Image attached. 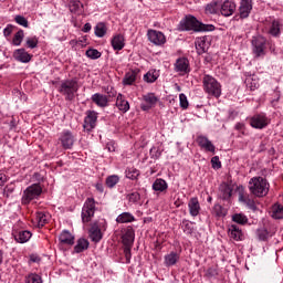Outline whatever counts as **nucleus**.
Segmentation results:
<instances>
[{
    "label": "nucleus",
    "instance_id": "nucleus-60",
    "mask_svg": "<svg viewBox=\"0 0 283 283\" xmlns=\"http://www.w3.org/2000/svg\"><path fill=\"white\" fill-rule=\"evenodd\" d=\"M8 182V176L6 174H0V187H3Z\"/></svg>",
    "mask_w": 283,
    "mask_h": 283
},
{
    "label": "nucleus",
    "instance_id": "nucleus-44",
    "mask_svg": "<svg viewBox=\"0 0 283 283\" xmlns=\"http://www.w3.org/2000/svg\"><path fill=\"white\" fill-rule=\"evenodd\" d=\"M232 220L233 222H237V224H247V222H249V219L247 218V216L242 213H237L232 216Z\"/></svg>",
    "mask_w": 283,
    "mask_h": 283
},
{
    "label": "nucleus",
    "instance_id": "nucleus-34",
    "mask_svg": "<svg viewBox=\"0 0 283 283\" xmlns=\"http://www.w3.org/2000/svg\"><path fill=\"white\" fill-rule=\"evenodd\" d=\"M271 216L274 220H283V206L279 203L272 206Z\"/></svg>",
    "mask_w": 283,
    "mask_h": 283
},
{
    "label": "nucleus",
    "instance_id": "nucleus-45",
    "mask_svg": "<svg viewBox=\"0 0 283 283\" xmlns=\"http://www.w3.org/2000/svg\"><path fill=\"white\" fill-rule=\"evenodd\" d=\"M140 176V170L136 168H130L126 172V178H129V180H137Z\"/></svg>",
    "mask_w": 283,
    "mask_h": 283
},
{
    "label": "nucleus",
    "instance_id": "nucleus-23",
    "mask_svg": "<svg viewBox=\"0 0 283 283\" xmlns=\"http://www.w3.org/2000/svg\"><path fill=\"white\" fill-rule=\"evenodd\" d=\"M116 107L119 109V112H123V114H127V112H129V102L120 93L116 98Z\"/></svg>",
    "mask_w": 283,
    "mask_h": 283
},
{
    "label": "nucleus",
    "instance_id": "nucleus-4",
    "mask_svg": "<svg viewBox=\"0 0 283 283\" xmlns=\"http://www.w3.org/2000/svg\"><path fill=\"white\" fill-rule=\"evenodd\" d=\"M203 91L208 96L220 98L222 96V84L211 75H203L202 78Z\"/></svg>",
    "mask_w": 283,
    "mask_h": 283
},
{
    "label": "nucleus",
    "instance_id": "nucleus-8",
    "mask_svg": "<svg viewBox=\"0 0 283 283\" xmlns=\"http://www.w3.org/2000/svg\"><path fill=\"white\" fill-rule=\"evenodd\" d=\"M96 120H98V113L96 111H87L83 124L84 130L92 132L96 127Z\"/></svg>",
    "mask_w": 283,
    "mask_h": 283
},
{
    "label": "nucleus",
    "instance_id": "nucleus-28",
    "mask_svg": "<svg viewBox=\"0 0 283 283\" xmlns=\"http://www.w3.org/2000/svg\"><path fill=\"white\" fill-rule=\"evenodd\" d=\"M169 189V185L163 178H158L153 182V190L163 193V191H167Z\"/></svg>",
    "mask_w": 283,
    "mask_h": 283
},
{
    "label": "nucleus",
    "instance_id": "nucleus-6",
    "mask_svg": "<svg viewBox=\"0 0 283 283\" xmlns=\"http://www.w3.org/2000/svg\"><path fill=\"white\" fill-rule=\"evenodd\" d=\"M96 213V200L94 198H87L82 208V222H92L94 214Z\"/></svg>",
    "mask_w": 283,
    "mask_h": 283
},
{
    "label": "nucleus",
    "instance_id": "nucleus-51",
    "mask_svg": "<svg viewBox=\"0 0 283 283\" xmlns=\"http://www.w3.org/2000/svg\"><path fill=\"white\" fill-rule=\"evenodd\" d=\"M206 277H208L209 280H211L212 277H218V266H210L206 271Z\"/></svg>",
    "mask_w": 283,
    "mask_h": 283
},
{
    "label": "nucleus",
    "instance_id": "nucleus-49",
    "mask_svg": "<svg viewBox=\"0 0 283 283\" xmlns=\"http://www.w3.org/2000/svg\"><path fill=\"white\" fill-rule=\"evenodd\" d=\"M86 56H87L88 59L96 60V59H101L102 54H101V52H99L98 50H96V49H88V50L86 51Z\"/></svg>",
    "mask_w": 283,
    "mask_h": 283
},
{
    "label": "nucleus",
    "instance_id": "nucleus-59",
    "mask_svg": "<svg viewBox=\"0 0 283 283\" xmlns=\"http://www.w3.org/2000/svg\"><path fill=\"white\" fill-rule=\"evenodd\" d=\"M13 191H14V187L7 186L4 188V196H7V198H8V197H10V193H13Z\"/></svg>",
    "mask_w": 283,
    "mask_h": 283
},
{
    "label": "nucleus",
    "instance_id": "nucleus-17",
    "mask_svg": "<svg viewBox=\"0 0 283 283\" xmlns=\"http://www.w3.org/2000/svg\"><path fill=\"white\" fill-rule=\"evenodd\" d=\"M175 72L179 74H189V60L187 57H179L175 63Z\"/></svg>",
    "mask_w": 283,
    "mask_h": 283
},
{
    "label": "nucleus",
    "instance_id": "nucleus-48",
    "mask_svg": "<svg viewBox=\"0 0 283 283\" xmlns=\"http://www.w3.org/2000/svg\"><path fill=\"white\" fill-rule=\"evenodd\" d=\"M256 238L261 240V242H264L269 239V231L264 228L256 230Z\"/></svg>",
    "mask_w": 283,
    "mask_h": 283
},
{
    "label": "nucleus",
    "instance_id": "nucleus-24",
    "mask_svg": "<svg viewBox=\"0 0 283 283\" xmlns=\"http://www.w3.org/2000/svg\"><path fill=\"white\" fill-rule=\"evenodd\" d=\"M13 235L15 242H19L20 244H25V242H29L30 238H32V232L28 230H21L19 232H15Z\"/></svg>",
    "mask_w": 283,
    "mask_h": 283
},
{
    "label": "nucleus",
    "instance_id": "nucleus-31",
    "mask_svg": "<svg viewBox=\"0 0 283 283\" xmlns=\"http://www.w3.org/2000/svg\"><path fill=\"white\" fill-rule=\"evenodd\" d=\"M229 235L232 240L239 242V240H242V230L237 224H232L229 228Z\"/></svg>",
    "mask_w": 283,
    "mask_h": 283
},
{
    "label": "nucleus",
    "instance_id": "nucleus-36",
    "mask_svg": "<svg viewBox=\"0 0 283 283\" xmlns=\"http://www.w3.org/2000/svg\"><path fill=\"white\" fill-rule=\"evenodd\" d=\"M90 249V241L86 239H80L74 247V252L75 253H83V251H87Z\"/></svg>",
    "mask_w": 283,
    "mask_h": 283
},
{
    "label": "nucleus",
    "instance_id": "nucleus-3",
    "mask_svg": "<svg viewBox=\"0 0 283 283\" xmlns=\"http://www.w3.org/2000/svg\"><path fill=\"white\" fill-rule=\"evenodd\" d=\"M78 80L76 77L64 80L60 83L59 92L64 96L65 101H74L78 92Z\"/></svg>",
    "mask_w": 283,
    "mask_h": 283
},
{
    "label": "nucleus",
    "instance_id": "nucleus-33",
    "mask_svg": "<svg viewBox=\"0 0 283 283\" xmlns=\"http://www.w3.org/2000/svg\"><path fill=\"white\" fill-rule=\"evenodd\" d=\"M122 242L125 248H132L134 244V231L127 230L122 237Z\"/></svg>",
    "mask_w": 283,
    "mask_h": 283
},
{
    "label": "nucleus",
    "instance_id": "nucleus-56",
    "mask_svg": "<svg viewBox=\"0 0 283 283\" xmlns=\"http://www.w3.org/2000/svg\"><path fill=\"white\" fill-rule=\"evenodd\" d=\"M244 205H247V207H249L252 211H255V209H258V206H255V201L249 197L247 198Z\"/></svg>",
    "mask_w": 283,
    "mask_h": 283
},
{
    "label": "nucleus",
    "instance_id": "nucleus-2",
    "mask_svg": "<svg viewBox=\"0 0 283 283\" xmlns=\"http://www.w3.org/2000/svg\"><path fill=\"white\" fill-rule=\"evenodd\" d=\"M269 181L263 177H253L249 181L250 192L256 198H264L269 193Z\"/></svg>",
    "mask_w": 283,
    "mask_h": 283
},
{
    "label": "nucleus",
    "instance_id": "nucleus-32",
    "mask_svg": "<svg viewBox=\"0 0 283 283\" xmlns=\"http://www.w3.org/2000/svg\"><path fill=\"white\" fill-rule=\"evenodd\" d=\"M136 218L130 212H123L116 218L118 224H126L128 222H134Z\"/></svg>",
    "mask_w": 283,
    "mask_h": 283
},
{
    "label": "nucleus",
    "instance_id": "nucleus-41",
    "mask_svg": "<svg viewBox=\"0 0 283 283\" xmlns=\"http://www.w3.org/2000/svg\"><path fill=\"white\" fill-rule=\"evenodd\" d=\"M23 39H25V33L23 32V30L20 29V30L14 34V36H13V39H12V44L18 48L19 45H21V43H23Z\"/></svg>",
    "mask_w": 283,
    "mask_h": 283
},
{
    "label": "nucleus",
    "instance_id": "nucleus-16",
    "mask_svg": "<svg viewBox=\"0 0 283 283\" xmlns=\"http://www.w3.org/2000/svg\"><path fill=\"white\" fill-rule=\"evenodd\" d=\"M197 143L199 147H201V149H205V151H210V154H216V146L206 136L199 135L197 137Z\"/></svg>",
    "mask_w": 283,
    "mask_h": 283
},
{
    "label": "nucleus",
    "instance_id": "nucleus-1",
    "mask_svg": "<svg viewBox=\"0 0 283 283\" xmlns=\"http://www.w3.org/2000/svg\"><path fill=\"white\" fill-rule=\"evenodd\" d=\"M179 28L182 31L192 30L193 32H213V30H216L213 24H205L198 21L193 15H186L185 19L180 21Z\"/></svg>",
    "mask_w": 283,
    "mask_h": 283
},
{
    "label": "nucleus",
    "instance_id": "nucleus-12",
    "mask_svg": "<svg viewBox=\"0 0 283 283\" xmlns=\"http://www.w3.org/2000/svg\"><path fill=\"white\" fill-rule=\"evenodd\" d=\"M144 103L140 104V109L143 112H149L151 107H155L156 103H158V97L154 93H147L143 95Z\"/></svg>",
    "mask_w": 283,
    "mask_h": 283
},
{
    "label": "nucleus",
    "instance_id": "nucleus-40",
    "mask_svg": "<svg viewBox=\"0 0 283 283\" xmlns=\"http://www.w3.org/2000/svg\"><path fill=\"white\" fill-rule=\"evenodd\" d=\"M35 220L39 227H45V224H48V220H50V214L45 212H36Z\"/></svg>",
    "mask_w": 283,
    "mask_h": 283
},
{
    "label": "nucleus",
    "instance_id": "nucleus-57",
    "mask_svg": "<svg viewBox=\"0 0 283 283\" xmlns=\"http://www.w3.org/2000/svg\"><path fill=\"white\" fill-rule=\"evenodd\" d=\"M12 30H14V25L8 24V25L3 29V35H4V36H10V34H12Z\"/></svg>",
    "mask_w": 283,
    "mask_h": 283
},
{
    "label": "nucleus",
    "instance_id": "nucleus-10",
    "mask_svg": "<svg viewBox=\"0 0 283 283\" xmlns=\"http://www.w3.org/2000/svg\"><path fill=\"white\" fill-rule=\"evenodd\" d=\"M147 36L150 43H154V45H165V43H167V38L165 36L164 32L150 29L147 32Z\"/></svg>",
    "mask_w": 283,
    "mask_h": 283
},
{
    "label": "nucleus",
    "instance_id": "nucleus-54",
    "mask_svg": "<svg viewBox=\"0 0 283 283\" xmlns=\"http://www.w3.org/2000/svg\"><path fill=\"white\" fill-rule=\"evenodd\" d=\"M212 169H220L222 167V163L220 161V157L214 156L211 158Z\"/></svg>",
    "mask_w": 283,
    "mask_h": 283
},
{
    "label": "nucleus",
    "instance_id": "nucleus-61",
    "mask_svg": "<svg viewBox=\"0 0 283 283\" xmlns=\"http://www.w3.org/2000/svg\"><path fill=\"white\" fill-rule=\"evenodd\" d=\"M106 149H107L108 151H116V146H114L113 143H108V144L106 145Z\"/></svg>",
    "mask_w": 283,
    "mask_h": 283
},
{
    "label": "nucleus",
    "instance_id": "nucleus-35",
    "mask_svg": "<svg viewBox=\"0 0 283 283\" xmlns=\"http://www.w3.org/2000/svg\"><path fill=\"white\" fill-rule=\"evenodd\" d=\"M95 36L98 39H103L107 34V25H105V22H99L94 28Z\"/></svg>",
    "mask_w": 283,
    "mask_h": 283
},
{
    "label": "nucleus",
    "instance_id": "nucleus-39",
    "mask_svg": "<svg viewBox=\"0 0 283 283\" xmlns=\"http://www.w3.org/2000/svg\"><path fill=\"white\" fill-rule=\"evenodd\" d=\"M158 76H160V74H158V71L151 70L144 75V81L146 83H156V81H158Z\"/></svg>",
    "mask_w": 283,
    "mask_h": 283
},
{
    "label": "nucleus",
    "instance_id": "nucleus-27",
    "mask_svg": "<svg viewBox=\"0 0 283 283\" xmlns=\"http://www.w3.org/2000/svg\"><path fill=\"white\" fill-rule=\"evenodd\" d=\"M178 260H180L178 252H170L169 254L165 255L164 264L165 266H175V264L178 263Z\"/></svg>",
    "mask_w": 283,
    "mask_h": 283
},
{
    "label": "nucleus",
    "instance_id": "nucleus-30",
    "mask_svg": "<svg viewBox=\"0 0 283 283\" xmlns=\"http://www.w3.org/2000/svg\"><path fill=\"white\" fill-rule=\"evenodd\" d=\"M112 46L113 50H116L117 52H119V50H123V48H125V36H123L122 34H117L112 39Z\"/></svg>",
    "mask_w": 283,
    "mask_h": 283
},
{
    "label": "nucleus",
    "instance_id": "nucleus-47",
    "mask_svg": "<svg viewBox=\"0 0 283 283\" xmlns=\"http://www.w3.org/2000/svg\"><path fill=\"white\" fill-rule=\"evenodd\" d=\"M25 45H27V48H30V50H34V48H38V45H39V38H36V36L27 38Z\"/></svg>",
    "mask_w": 283,
    "mask_h": 283
},
{
    "label": "nucleus",
    "instance_id": "nucleus-19",
    "mask_svg": "<svg viewBox=\"0 0 283 283\" xmlns=\"http://www.w3.org/2000/svg\"><path fill=\"white\" fill-rule=\"evenodd\" d=\"M219 11L223 17H231L235 12V3L233 1L226 0L221 2Z\"/></svg>",
    "mask_w": 283,
    "mask_h": 283
},
{
    "label": "nucleus",
    "instance_id": "nucleus-52",
    "mask_svg": "<svg viewBox=\"0 0 283 283\" xmlns=\"http://www.w3.org/2000/svg\"><path fill=\"white\" fill-rule=\"evenodd\" d=\"M14 21L18 23V25H22V28L29 27L28 19H25L23 15H15Z\"/></svg>",
    "mask_w": 283,
    "mask_h": 283
},
{
    "label": "nucleus",
    "instance_id": "nucleus-62",
    "mask_svg": "<svg viewBox=\"0 0 283 283\" xmlns=\"http://www.w3.org/2000/svg\"><path fill=\"white\" fill-rule=\"evenodd\" d=\"M234 128L237 129V132H242L244 129V124L242 123H237Z\"/></svg>",
    "mask_w": 283,
    "mask_h": 283
},
{
    "label": "nucleus",
    "instance_id": "nucleus-18",
    "mask_svg": "<svg viewBox=\"0 0 283 283\" xmlns=\"http://www.w3.org/2000/svg\"><path fill=\"white\" fill-rule=\"evenodd\" d=\"M231 196H233V188L231 185L222 182L219 186V197L221 200H231Z\"/></svg>",
    "mask_w": 283,
    "mask_h": 283
},
{
    "label": "nucleus",
    "instance_id": "nucleus-22",
    "mask_svg": "<svg viewBox=\"0 0 283 283\" xmlns=\"http://www.w3.org/2000/svg\"><path fill=\"white\" fill-rule=\"evenodd\" d=\"M189 213L192 218H197L200 214V201L197 197L190 198L188 201Z\"/></svg>",
    "mask_w": 283,
    "mask_h": 283
},
{
    "label": "nucleus",
    "instance_id": "nucleus-58",
    "mask_svg": "<svg viewBox=\"0 0 283 283\" xmlns=\"http://www.w3.org/2000/svg\"><path fill=\"white\" fill-rule=\"evenodd\" d=\"M30 262L39 264V262H41V256L36 255V254H31L30 255Z\"/></svg>",
    "mask_w": 283,
    "mask_h": 283
},
{
    "label": "nucleus",
    "instance_id": "nucleus-21",
    "mask_svg": "<svg viewBox=\"0 0 283 283\" xmlns=\"http://www.w3.org/2000/svg\"><path fill=\"white\" fill-rule=\"evenodd\" d=\"M13 57L20 63H30L32 61V55L25 51V49H17L13 52Z\"/></svg>",
    "mask_w": 283,
    "mask_h": 283
},
{
    "label": "nucleus",
    "instance_id": "nucleus-46",
    "mask_svg": "<svg viewBox=\"0 0 283 283\" xmlns=\"http://www.w3.org/2000/svg\"><path fill=\"white\" fill-rule=\"evenodd\" d=\"M25 283H43L39 274L31 273L25 277Z\"/></svg>",
    "mask_w": 283,
    "mask_h": 283
},
{
    "label": "nucleus",
    "instance_id": "nucleus-9",
    "mask_svg": "<svg viewBox=\"0 0 283 283\" xmlns=\"http://www.w3.org/2000/svg\"><path fill=\"white\" fill-rule=\"evenodd\" d=\"M250 125L254 129H264L269 126V117L264 114H258L250 118Z\"/></svg>",
    "mask_w": 283,
    "mask_h": 283
},
{
    "label": "nucleus",
    "instance_id": "nucleus-20",
    "mask_svg": "<svg viewBox=\"0 0 283 283\" xmlns=\"http://www.w3.org/2000/svg\"><path fill=\"white\" fill-rule=\"evenodd\" d=\"M92 103L97 105V107H107L109 105V98H107V95L95 93L91 97Z\"/></svg>",
    "mask_w": 283,
    "mask_h": 283
},
{
    "label": "nucleus",
    "instance_id": "nucleus-53",
    "mask_svg": "<svg viewBox=\"0 0 283 283\" xmlns=\"http://www.w3.org/2000/svg\"><path fill=\"white\" fill-rule=\"evenodd\" d=\"M140 201V193L133 192L128 195V202H132V205H136Z\"/></svg>",
    "mask_w": 283,
    "mask_h": 283
},
{
    "label": "nucleus",
    "instance_id": "nucleus-29",
    "mask_svg": "<svg viewBox=\"0 0 283 283\" xmlns=\"http://www.w3.org/2000/svg\"><path fill=\"white\" fill-rule=\"evenodd\" d=\"M59 240L61 244H67L69 247H72V244H74V237L67 230L61 232Z\"/></svg>",
    "mask_w": 283,
    "mask_h": 283
},
{
    "label": "nucleus",
    "instance_id": "nucleus-63",
    "mask_svg": "<svg viewBox=\"0 0 283 283\" xmlns=\"http://www.w3.org/2000/svg\"><path fill=\"white\" fill-rule=\"evenodd\" d=\"M95 189H97L99 191V193H103V191H104L103 184H96Z\"/></svg>",
    "mask_w": 283,
    "mask_h": 283
},
{
    "label": "nucleus",
    "instance_id": "nucleus-14",
    "mask_svg": "<svg viewBox=\"0 0 283 283\" xmlns=\"http://www.w3.org/2000/svg\"><path fill=\"white\" fill-rule=\"evenodd\" d=\"M88 237L92 240V242L98 243L101 240H103V232L101 231V226H98V222H94L91 224V228L88 230Z\"/></svg>",
    "mask_w": 283,
    "mask_h": 283
},
{
    "label": "nucleus",
    "instance_id": "nucleus-25",
    "mask_svg": "<svg viewBox=\"0 0 283 283\" xmlns=\"http://www.w3.org/2000/svg\"><path fill=\"white\" fill-rule=\"evenodd\" d=\"M138 70L128 71L123 78V85H134L138 78Z\"/></svg>",
    "mask_w": 283,
    "mask_h": 283
},
{
    "label": "nucleus",
    "instance_id": "nucleus-11",
    "mask_svg": "<svg viewBox=\"0 0 283 283\" xmlns=\"http://www.w3.org/2000/svg\"><path fill=\"white\" fill-rule=\"evenodd\" d=\"M59 140L63 149H72L74 147V135L70 130H63L60 134Z\"/></svg>",
    "mask_w": 283,
    "mask_h": 283
},
{
    "label": "nucleus",
    "instance_id": "nucleus-50",
    "mask_svg": "<svg viewBox=\"0 0 283 283\" xmlns=\"http://www.w3.org/2000/svg\"><path fill=\"white\" fill-rule=\"evenodd\" d=\"M179 105L181 109H188L189 101L187 99V95L185 93L179 94Z\"/></svg>",
    "mask_w": 283,
    "mask_h": 283
},
{
    "label": "nucleus",
    "instance_id": "nucleus-37",
    "mask_svg": "<svg viewBox=\"0 0 283 283\" xmlns=\"http://www.w3.org/2000/svg\"><path fill=\"white\" fill-rule=\"evenodd\" d=\"M70 11L74 14H81V12H83V3L81 0H71Z\"/></svg>",
    "mask_w": 283,
    "mask_h": 283
},
{
    "label": "nucleus",
    "instance_id": "nucleus-43",
    "mask_svg": "<svg viewBox=\"0 0 283 283\" xmlns=\"http://www.w3.org/2000/svg\"><path fill=\"white\" fill-rule=\"evenodd\" d=\"M213 213L217 216V218H224V216H227V209L217 203L213 207Z\"/></svg>",
    "mask_w": 283,
    "mask_h": 283
},
{
    "label": "nucleus",
    "instance_id": "nucleus-64",
    "mask_svg": "<svg viewBox=\"0 0 283 283\" xmlns=\"http://www.w3.org/2000/svg\"><path fill=\"white\" fill-rule=\"evenodd\" d=\"M90 30H92V24L85 23L83 28V32H90Z\"/></svg>",
    "mask_w": 283,
    "mask_h": 283
},
{
    "label": "nucleus",
    "instance_id": "nucleus-7",
    "mask_svg": "<svg viewBox=\"0 0 283 283\" xmlns=\"http://www.w3.org/2000/svg\"><path fill=\"white\" fill-rule=\"evenodd\" d=\"M253 53L255 56H264L266 54V39L258 36L252 40Z\"/></svg>",
    "mask_w": 283,
    "mask_h": 283
},
{
    "label": "nucleus",
    "instance_id": "nucleus-15",
    "mask_svg": "<svg viewBox=\"0 0 283 283\" xmlns=\"http://www.w3.org/2000/svg\"><path fill=\"white\" fill-rule=\"evenodd\" d=\"M195 45L198 54H206V52L209 51L211 43L209 42V38L202 36L196 39Z\"/></svg>",
    "mask_w": 283,
    "mask_h": 283
},
{
    "label": "nucleus",
    "instance_id": "nucleus-42",
    "mask_svg": "<svg viewBox=\"0 0 283 283\" xmlns=\"http://www.w3.org/2000/svg\"><path fill=\"white\" fill-rule=\"evenodd\" d=\"M106 187H108V189H114V186L117 182H120V177H118V175H111L106 178Z\"/></svg>",
    "mask_w": 283,
    "mask_h": 283
},
{
    "label": "nucleus",
    "instance_id": "nucleus-55",
    "mask_svg": "<svg viewBox=\"0 0 283 283\" xmlns=\"http://www.w3.org/2000/svg\"><path fill=\"white\" fill-rule=\"evenodd\" d=\"M125 263L129 264L132 262V248H124Z\"/></svg>",
    "mask_w": 283,
    "mask_h": 283
},
{
    "label": "nucleus",
    "instance_id": "nucleus-5",
    "mask_svg": "<svg viewBox=\"0 0 283 283\" xmlns=\"http://www.w3.org/2000/svg\"><path fill=\"white\" fill-rule=\"evenodd\" d=\"M43 193V188H41V185L33 184L29 186L22 195V205H30L32 200H38V198Z\"/></svg>",
    "mask_w": 283,
    "mask_h": 283
},
{
    "label": "nucleus",
    "instance_id": "nucleus-13",
    "mask_svg": "<svg viewBox=\"0 0 283 283\" xmlns=\"http://www.w3.org/2000/svg\"><path fill=\"white\" fill-rule=\"evenodd\" d=\"M253 10V0H241L239 7V14L241 19H249L251 11Z\"/></svg>",
    "mask_w": 283,
    "mask_h": 283
},
{
    "label": "nucleus",
    "instance_id": "nucleus-26",
    "mask_svg": "<svg viewBox=\"0 0 283 283\" xmlns=\"http://www.w3.org/2000/svg\"><path fill=\"white\" fill-rule=\"evenodd\" d=\"M220 6H221L220 0H212L205 8L206 14H218V12L220 11Z\"/></svg>",
    "mask_w": 283,
    "mask_h": 283
},
{
    "label": "nucleus",
    "instance_id": "nucleus-38",
    "mask_svg": "<svg viewBox=\"0 0 283 283\" xmlns=\"http://www.w3.org/2000/svg\"><path fill=\"white\" fill-rule=\"evenodd\" d=\"M280 25H281L280 20H273L269 30V34L275 38L280 36L281 34Z\"/></svg>",
    "mask_w": 283,
    "mask_h": 283
}]
</instances>
